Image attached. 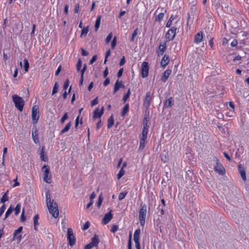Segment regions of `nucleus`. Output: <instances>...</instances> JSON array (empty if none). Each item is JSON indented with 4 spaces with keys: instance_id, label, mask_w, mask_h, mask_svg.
Returning a JSON list of instances; mask_svg holds the SVG:
<instances>
[{
    "instance_id": "nucleus-6",
    "label": "nucleus",
    "mask_w": 249,
    "mask_h": 249,
    "mask_svg": "<svg viewBox=\"0 0 249 249\" xmlns=\"http://www.w3.org/2000/svg\"><path fill=\"white\" fill-rule=\"evenodd\" d=\"M43 172V179L45 182L48 183H51V175L50 173L49 167L47 165H44L42 168Z\"/></svg>"
},
{
    "instance_id": "nucleus-9",
    "label": "nucleus",
    "mask_w": 249,
    "mask_h": 249,
    "mask_svg": "<svg viewBox=\"0 0 249 249\" xmlns=\"http://www.w3.org/2000/svg\"><path fill=\"white\" fill-rule=\"evenodd\" d=\"M141 233L140 229L136 230L134 234V240L136 244L137 249H141V245L140 243V235Z\"/></svg>"
},
{
    "instance_id": "nucleus-46",
    "label": "nucleus",
    "mask_w": 249,
    "mask_h": 249,
    "mask_svg": "<svg viewBox=\"0 0 249 249\" xmlns=\"http://www.w3.org/2000/svg\"><path fill=\"white\" fill-rule=\"evenodd\" d=\"M112 37V34L111 33H110V34H108V35L107 36V37L106 39V42L107 44H108L110 42Z\"/></svg>"
},
{
    "instance_id": "nucleus-47",
    "label": "nucleus",
    "mask_w": 249,
    "mask_h": 249,
    "mask_svg": "<svg viewBox=\"0 0 249 249\" xmlns=\"http://www.w3.org/2000/svg\"><path fill=\"white\" fill-rule=\"evenodd\" d=\"M102 201H103V198L101 196V195H100L99 196L98 202L97 203V205L98 207H100L101 206Z\"/></svg>"
},
{
    "instance_id": "nucleus-43",
    "label": "nucleus",
    "mask_w": 249,
    "mask_h": 249,
    "mask_svg": "<svg viewBox=\"0 0 249 249\" xmlns=\"http://www.w3.org/2000/svg\"><path fill=\"white\" fill-rule=\"evenodd\" d=\"M89 32V29L88 27L86 28H84L82 30V33L81 34V36H86V35L88 34Z\"/></svg>"
},
{
    "instance_id": "nucleus-12",
    "label": "nucleus",
    "mask_w": 249,
    "mask_h": 249,
    "mask_svg": "<svg viewBox=\"0 0 249 249\" xmlns=\"http://www.w3.org/2000/svg\"><path fill=\"white\" fill-rule=\"evenodd\" d=\"M112 210H110L109 212L105 214L104 218L102 219V224L104 225H106L107 224L108 222L112 218V214L111 213Z\"/></svg>"
},
{
    "instance_id": "nucleus-49",
    "label": "nucleus",
    "mask_w": 249,
    "mask_h": 249,
    "mask_svg": "<svg viewBox=\"0 0 249 249\" xmlns=\"http://www.w3.org/2000/svg\"><path fill=\"white\" fill-rule=\"evenodd\" d=\"M118 229V225H113L111 229V231L113 233L115 232Z\"/></svg>"
},
{
    "instance_id": "nucleus-54",
    "label": "nucleus",
    "mask_w": 249,
    "mask_h": 249,
    "mask_svg": "<svg viewBox=\"0 0 249 249\" xmlns=\"http://www.w3.org/2000/svg\"><path fill=\"white\" fill-rule=\"evenodd\" d=\"M98 103V97L95 98L94 100H93L91 102V106H94L97 104Z\"/></svg>"
},
{
    "instance_id": "nucleus-11",
    "label": "nucleus",
    "mask_w": 249,
    "mask_h": 249,
    "mask_svg": "<svg viewBox=\"0 0 249 249\" xmlns=\"http://www.w3.org/2000/svg\"><path fill=\"white\" fill-rule=\"evenodd\" d=\"M152 100V97L151 96L150 92H147L143 102V105L147 109L149 108Z\"/></svg>"
},
{
    "instance_id": "nucleus-28",
    "label": "nucleus",
    "mask_w": 249,
    "mask_h": 249,
    "mask_svg": "<svg viewBox=\"0 0 249 249\" xmlns=\"http://www.w3.org/2000/svg\"><path fill=\"white\" fill-rule=\"evenodd\" d=\"M166 43H163V44H160L159 49L160 50V55H162L166 50Z\"/></svg>"
},
{
    "instance_id": "nucleus-7",
    "label": "nucleus",
    "mask_w": 249,
    "mask_h": 249,
    "mask_svg": "<svg viewBox=\"0 0 249 249\" xmlns=\"http://www.w3.org/2000/svg\"><path fill=\"white\" fill-rule=\"evenodd\" d=\"M39 112L38 107L37 106H34L32 109V118L34 124L37 123L39 119Z\"/></svg>"
},
{
    "instance_id": "nucleus-33",
    "label": "nucleus",
    "mask_w": 249,
    "mask_h": 249,
    "mask_svg": "<svg viewBox=\"0 0 249 249\" xmlns=\"http://www.w3.org/2000/svg\"><path fill=\"white\" fill-rule=\"evenodd\" d=\"M13 208L11 206L8 209V210L6 211L5 214V217L4 219H5L6 218L8 217V216L12 213L13 211Z\"/></svg>"
},
{
    "instance_id": "nucleus-51",
    "label": "nucleus",
    "mask_w": 249,
    "mask_h": 249,
    "mask_svg": "<svg viewBox=\"0 0 249 249\" xmlns=\"http://www.w3.org/2000/svg\"><path fill=\"white\" fill-rule=\"evenodd\" d=\"M5 210V204H3V205L0 208V217L4 213Z\"/></svg>"
},
{
    "instance_id": "nucleus-55",
    "label": "nucleus",
    "mask_w": 249,
    "mask_h": 249,
    "mask_svg": "<svg viewBox=\"0 0 249 249\" xmlns=\"http://www.w3.org/2000/svg\"><path fill=\"white\" fill-rule=\"evenodd\" d=\"M87 69V66L86 64L84 65L83 69L81 70V75L84 76V73Z\"/></svg>"
},
{
    "instance_id": "nucleus-23",
    "label": "nucleus",
    "mask_w": 249,
    "mask_h": 249,
    "mask_svg": "<svg viewBox=\"0 0 249 249\" xmlns=\"http://www.w3.org/2000/svg\"><path fill=\"white\" fill-rule=\"evenodd\" d=\"M44 146H42L41 150L40 153V158L42 161H46L48 160V157L46 156L44 152Z\"/></svg>"
},
{
    "instance_id": "nucleus-37",
    "label": "nucleus",
    "mask_w": 249,
    "mask_h": 249,
    "mask_svg": "<svg viewBox=\"0 0 249 249\" xmlns=\"http://www.w3.org/2000/svg\"><path fill=\"white\" fill-rule=\"evenodd\" d=\"M127 194V192H122V193H120V194L119 195V196H118L119 200H123Z\"/></svg>"
},
{
    "instance_id": "nucleus-32",
    "label": "nucleus",
    "mask_w": 249,
    "mask_h": 249,
    "mask_svg": "<svg viewBox=\"0 0 249 249\" xmlns=\"http://www.w3.org/2000/svg\"><path fill=\"white\" fill-rule=\"evenodd\" d=\"M20 208H21V204L20 203H18L17 205L16 208L14 209V211H15V214L16 215H18L19 212H20Z\"/></svg>"
},
{
    "instance_id": "nucleus-15",
    "label": "nucleus",
    "mask_w": 249,
    "mask_h": 249,
    "mask_svg": "<svg viewBox=\"0 0 249 249\" xmlns=\"http://www.w3.org/2000/svg\"><path fill=\"white\" fill-rule=\"evenodd\" d=\"M238 171L239 172L241 177L242 178V179L244 181L246 180V172L245 170L244 167L242 166L241 164H239L238 166Z\"/></svg>"
},
{
    "instance_id": "nucleus-4",
    "label": "nucleus",
    "mask_w": 249,
    "mask_h": 249,
    "mask_svg": "<svg viewBox=\"0 0 249 249\" xmlns=\"http://www.w3.org/2000/svg\"><path fill=\"white\" fill-rule=\"evenodd\" d=\"M141 208L139 212V218L141 225L143 226L145 224V219L147 212V206L145 204L143 205L141 204Z\"/></svg>"
},
{
    "instance_id": "nucleus-19",
    "label": "nucleus",
    "mask_w": 249,
    "mask_h": 249,
    "mask_svg": "<svg viewBox=\"0 0 249 249\" xmlns=\"http://www.w3.org/2000/svg\"><path fill=\"white\" fill-rule=\"evenodd\" d=\"M169 56L166 54H165L161 60V61L160 62V65L161 67L165 68V66L169 63Z\"/></svg>"
},
{
    "instance_id": "nucleus-8",
    "label": "nucleus",
    "mask_w": 249,
    "mask_h": 249,
    "mask_svg": "<svg viewBox=\"0 0 249 249\" xmlns=\"http://www.w3.org/2000/svg\"><path fill=\"white\" fill-rule=\"evenodd\" d=\"M142 78H145L148 76L149 72V65L147 62H143L142 64Z\"/></svg>"
},
{
    "instance_id": "nucleus-5",
    "label": "nucleus",
    "mask_w": 249,
    "mask_h": 249,
    "mask_svg": "<svg viewBox=\"0 0 249 249\" xmlns=\"http://www.w3.org/2000/svg\"><path fill=\"white\" fill-rule=\"evenodd\" d=\"M216 161V165L214 166V171L219 175H224L225 174V169L217 157H214Z\"/></svg>"
},
{
    "instance_id": "nucleus-62",
    "label": "nucleus",
    "mask_w": 249,
    "mask_h": 249,
    "mask_svg": "<svg viewBox=\"0 0 249 249\" xmlns=\"http://www.w3.org/2000/svg\"><path fill=\"white\" fill-rule=\"evenodd\" d=\"M213 4L215 5V6H219L220 3L219 2V0H212Z\"/></svg>"
},
{
    "instance_id": "nucleus-24",
    "label": "nucleus",
    "mask_w": 249,
    "mask_h": 249,
    "mask_svg": "<svg viewBox=\"0 0 249 249\" xmlns=\"http://www.w3.org/2000/svg\"><path fill=\"white\" fill-rule=\"evenodd\" d=\"M101 17L100 16H98L96 19L95 24V27H94V30H95V31H96V32L98 31V30L100 27V23H101Z\"/></svg>"
},
{
    "instance_id": "nucleus-53",
    "label": "nucleus",
    "mask_w": 249,
    "mask_h": 249,
    "mask_svg": "<svg viewBox=\"0 0 249 249\" xmlns=\"http://www.w3.org/2000/svg\"><path fill=\"white\" fill-rule=\"evenodd\" d=\"M97 59V55H94L89 61V64H92Z\"/></svg>"
},
{
    "instance_id": "nucleus-1",
    "label": "nucleus",
    "mask_w": 249,
    "mask_h": 249,
    "mask_svg": "<svg viewBox=\"0 0 249 249\" xmlns=\"http://www.w3.org/2000/svg\"><path fill=\"white\" fill-rule=\"evenodd\" d=\"M46 203L50 213L54 217L56 218L59 215V211L57 204L53 202L51 199L50 192L48 191L46 194Z\"/></svg>"
},
{
    "instance_id": "nucleus-64",
    "label": "nucleus",
    "mask_w": 249,
    "mask_h": 249,
    "mask_svg": "<svg viewBox=\"0 0 249 249\" xmlns=\"http://www.w3.org/2000/svg\"><path fill=\"white\" fill-rule=\"evenodd\" d=\"M93 247V246H92L89 243L85 247V249H91Z\"/></svg>"
},
{
    "instance_id": "nucleus-31",
    "label": "nucleus",
    "mask_w": 249,
    "mask_h": 249,
    "mask_svg": "<svg viewBox=\"0 0 249 249\" xmlns=\"http://www.w3.org/2000/svg\"><path fill=\"white\" fill-rule=\"evenodd\" d=\"M8 192V191H7V192L5 193L2 196V197L0 199V203H4L5 202L7 201L8 200L7 197Z\"/></svg>"
},
{
    "instance_id": "nucleus-20",
    "label": "nucleus",
    "mask_w": 249,
    "mask_h": 249,
    "mask_svg": "<svg viewBox=\"0 0 249 249\" xmlns=\"http://www.w3.org/2000/svg\"><path fill=\"white\" fill-rule=\"evenodd\" d=\"M203 39V33L202 32H198L195 36L194 42L198 44L200 43Z\"/></svg>"
},
{
    "instance_id": "nucleus-34",
    "label": "nucleus",
    "mask_w": 249,
    "mask_h": 249,
    "mask_svg": "<svg viewBox=\"0 0 249 249\" xmlns=\"http://www.w3.org/2000/svg\"><path fill=\"white\" fill-rule=\"evenodd\" d=\"M125 171L123 169V167H122L119 173L117 175L118 179H120L124 174Z\"/></svg>"
},
{
    "instance_id": "nucleus-3",
    "label": "nucleus",
    "mask_w": 249,
    "mask_h": 249,
    "mask_svg": "<svg viewBox=\"0 0 249 249\" xmlns=\"http://www.w3.org/2000/svg\"><path fill=\"white\" fill-rule=\"evenodd\" d=\"M67 240L68 241L69 245L72 247L76 244V237L71 228L68 229L66 235Z\"/></svg>"
},
{
    "instance_id": "nucleus-25",
    "label": "nucleus",
    "mask_w": 249,
    "mask_h": 249,
    "mask_svg": "<svg viewBox=\"0 0 249 249\" xmlns=\"http://www.w3.org/2000/svg\"><path fill=\"white\" fill-rule=\"evenodd\" d=\"M114 124V119L113 117V115H112L107 120V128H111L113 125Z\"/></svg>"
},
{
    "instance_id": "nucleus-21",
    "label": "nucleus",
    "mask_w": 249,
    "mask_h": 249,
    "mask_svg": "<svg viewBox=\"0 0 249 249\" xmlns=\"http://www.w3.org/2000/svg\"><path fill=\"white\" fill-rule=\"evenodd\" d=\"M33 139L36 143H37L39 142V139L37 137V131L36 128L32 129V132Z\"/></svg>"
},
{
    "instance_id": "nucleus-39",
    "label": "nucleus",
    "mask_w": 249,
    "mask_h": 249,
    "mask_svg": "<svg viewBox=\"0 0 249 249\" xmlns=\"http://www.w3.org/2000/svg\"><path fill=\"white\" fill-rule=\"evenodd\" d=\"M82 60H81L80 58H79L78 61L76 66L77 71H79L80 70L81 67H82Z\"/></svg>"
},
{
    "instance_id": "nucleus-13",
    "label": "nucleus",
    "mask_w": 249,
    "mask_h": 249,
    "mask_svg": "<svg viewBox=\"0 0 249 249\" xmlns=\"http://www.w3.org/2000/svg\"><path fill=\"white\" fill-rule=\"evenodd\" d=\"M104 107H102L100 111H99L98 108H96L93 112V118L96 119L97 118H100L104 114Z\"/></svg>"
},
{
    "instance_id": "nucleus-45",
    "label": "nucleus",
    "mask_w": 249,
    "mask_h": 249,
    "mask_svg": "<svg viewBox=\"0 0 249 249\" xmlns=\"http://www.w3.org/2000/svg\"><path fill=\"white\" fill-rule=\"evenodd\" d=\"M22 230V227H19L17 230H16L15 231L14 234V237H16V236H17V235H18V233L21 232Z\"/></svg>"
},
{
    "instance_id": "nucleus-17",
    "label": "nucleus",
    "mask_w": 249,
    "mask_h": 249,
    "mask_svg": "<svg viewBox=\"0 0 249 249\" xmlns=\"http://www.w3.org/2000/svg\"><path fill=\"white\" fill-rule=\"evenodd\" d=\"M171 73V70L170 69L166 70L162 74L161 80L163 82H165L170 75Z\"/></svg>"
},
{
    "instance_id": "nucleus-40",
    "label": "nucleus",
    "mask_w": 249,
    "mask_h": 249,
    "mask_svg": "<svg viewBox=\"0 0 249 249\" xmlns=\"http://www.w3.org/2000/svg\"><path fill=\"white\" fill-rule=\"evenodd\" d=\"M71 126V122H69L63 128V133L67 132Z\"/></svg>"
},
{
    "instance_id": "nucleus-18",
    "label": "nucleus",
    "mask_w": 249,
    "mask_h": 249,
    "mask_svg": "<svg viewBox=\"0 0 249 249\" xmlns=\"http://www.w3.org/2000/svg\"><path fill=\"white\" fill-rule=\"evenodd\" d=\"M164 107L166 108H170L174 105V100L172 97H169L164 103Z\"/></svg>"
},
{
    "instance_id": "nucleus-52",
    "label": "nucleus",
    "mask_w": 249,
    "mask_h": 249,
    "mask_svg": "<svg viewBox=\"0 0 249 249\" xmlns=\"http://www.w3.org/2000/svg\"><path fill=\"white\" fill-rule=\"evenodd\" d=\"M131 247V234L130 233L128 242V249H132Z\"/></svg>"
},
{
    "instance_id": "nucleus-26",
    "label": "nucleus",
    "mask_w": 249,
    "mask_h": 249,
    "mask_svg": "<svg viewBox=\"0 0 249 249\" xmlns=\"http://www.w3.org/2000/svg\"><path fill=\"white\" fill-rule=\"evenodd\" d=\"M146 138H141V140L140 141V146L139 149L141 150H143L145 146V141Z\"/></svg>"
},
{
    "instance_id": "nucleus-48",
    "label": "nucleus",
    "mask_w": 249,
    "mask_h": 249,
    "mask_svg": "<svg viewBox=\"0 0 249 249\" xmlns=\"http://www.w3.org/2000/svg\"><path fill=\"white\" fill-rule=\"evenodd\" d=\"M116 44V37L115 36L111 41V48L114 49Z\"/></svg>"
},
{
    "instance_id": "nucleus-58",
    "label": "nucleus",
    "mask_w": 249,
    "mask_h": 249,
    "mask_svg": "<svg viewBox=\"0 0 249 249\" xmlns=\"http://www.w3.org/2000/svg\"><path fill=\"white\" fill-rule=\"evenodd\" d=\"M125 62V58H124V56H123L121 58V60L120 61L119 65L120 66H123V65H124V64Z\"/></svg>"
},
{
    "instance_id": "nucleus-63",
    "label": "nucleus",
    "mask_w": 249,
    "mask_h": 249,
    "mask_svg": "<svg viewBox=\"0 0 249 249\" xmlns=\"http://www.w3.org/2000/svg\"><path fill=\"white\" fill-rule=\"evenodd\" d=\"M102 125V122L101 120H99V121L97 122L96 124V129L98 130Z\"/></svg>"
},
{
    "instance_id": "nucleus-22",
    "label": "nucleus",
    "mask_w": 249,
    "mask_h": 249,
    "mask_svg": "<svg viewBox=\"0 0 249 249\" xmlns=\"http://www.w3.org/2000/svg\"><path fill=\"white\" fill-rule=\"evenodd\" d=\"M147 132H148V127L147 124H145L143 125V127L142 130V137L141 138H147Z\"/></svg>"
},
{
    "instance_id": "nucleus-30",
    "label": "nucleus",
    "mask_w": 249,
    "mask_h": 249,
    "mask_svg": "<svg viewBox=\"0 0 249 249\" xmlns=\"http://www.w3.org/2000/svg\"><path fill=\"white\" fill-rule=\"evenodd\" d=\"M58 88H59L58 83V82H55L54 85L53 89L52 95H54V94H55L56 93H57L58 92Z\"/></svg>"
},
{
    "instance_id": "nucleus-59",
    "label": "nucleus",
    "mask_w": 249,
    "mask_h": 249,
    "mask_svg": "<svg viewBox=\"0 0 249 249\" xmlns=\"http://www.w3.org/2000/svg\"><path fill=\"white\" fill-rule=\"evenodd\" d=\"M108 68H107V67H106L105 70L104 71V72H103L104 77L106 78L107 76V75H108Z\"/></svg>"
},
{
    "instance_id": "nucleus-57",
    "label": "nucleus",
    "mask_w": 249,
    "mask_h": 249,
    "mask_svg": "<svg viewBox=\"0 0 249 249\" xmlns=\"http://www.w3.org/2000/svg\"><path fill=\"white\" fill-rule=\"evenodd\" d=\"M123 71H124L123 68H121L119 70V71H118V73H117L118 77L120 78L122 76L123 72Z\"/></svg>"
},
{
    "instance_id": "nucleus-56",
    "label": "nucleus",
    "mask_w": 249,
    "mask_h": 249,
    "mask_svg": "<svg viewBox=\"0 0 249 249\" xmlns=\"http://www.w3.org/2000/svg\"><path fill=\"white\" fill-rule=\"evenodd\" d=\"M110 83V80L108 78H107L104 82L103 85L105 87L107 86Z\"/></svg>"
},
{
    "instance_id": "nucleus-61",
    "label": "nucleus",
    "mask_w": 249,
    "mask_h": 249,
    "mask_svg": "<svg viewBox=\"0 0 249 249\" xmlns=\"http://www.w3.org/2000/svg\"><path fill=\"white\" fill-rule=\"evenodd\" d=\"M82 50V54L83 56H87L89 54V53L87 51L85 50L84 49H81Z\"/></svg>"
},
{
    "instance_id": "nucleus-2",
    "label": "nucleus",
    "mask_w": 249,
    "mask_h": 249,
    "mask_svg": "<svg viewBox=\"0 0 249 249\" xmlns=\"http://www.w3.org/2000/svg\"><path fill=\"white\" fill-rule=\"evenodd\" d=\"M12 99L16 107L18 110L21 111L24 105V101L23 99L17 94H14L12 96Z\"/></svg>"
},
{
    "instance_id": "nucleus-42",
    "label": "nucleus",
    "mask_w": 249,
    "mask_h": 249,
    "mask_svg": "<svg viewBox=\"0 0 249 249\" xmlns=\"http://www.w3.org/2000/svg\"><path fill=\"white\" fill-rule=\"evenodd\" d=\"M174 18H173V16L172 15L170 18V19H169V20L167 21L166 24V27H170L171 24H172V21L174 20Z\"/></svg>"
},
{
    "instance_id": "nucleus-36",
    "label": "nucleus",
    "mask_w": 249,
    "mask_h": 249,
    "mask_svg": "<svg viewBox=\"0 0 249 249\" xmlns=\"http://www.w3.org/2000/svg\"><path fill=\"white\" fill-rule=\"evenodd\" d=\"M24 68L25 71H28V69L29 67V64L27 59H24Z\"/></svg>"
},
{
    "instance_id": "nucleus-10",
    "label": "nucleus",
    "mask_w": 249,
    "mask_h": 249,
    "mask_svg": "<svg viewBox=\"0 0 249 249\" xmlns=\"http://www.w3.org/2000/svg\"><path fill=\"white\" fill-rule=\"evenodd\" d=\"M177 28H171L166 34L165 36L169 40H172L175 38L176 34Z\"/></svg>"
},
{
    "instance_id": "nucleus-27",
    "label": "nucleus",
    "mask_w": 249,
    "mask_h": 249,
    "mask_svg": "<svg viewBox=\"0 0 249 249\" xmlns=\"http://www.w3.org/2000/svg\"><path fill=\"white\" fill-rule=\"evenodd\" d=\"M129 110V105L127 104H126L123 108L121 115L122 116L124 117V116L128 112Z\"/></svg>"
},
{
    "instance_id": "nucleus-29",
    "label": "nucleus",
    "mask_w": 249,
    "mask_h": 249,
    "mask_svg": "<svg viewBox=\"0 0 249 249\" xmlns=\"http://www.w3.org/2000/svg\"><path fill=\"white\" fill-rule=\"evenodd\" d=\"M38 219H39V215L38 214H36L35 215L34 217V228L35 230H36V227L38 225Z\"/></svg>"
},
{
    "instance_id": "nucleus-35",
    "label": "nucleus",
    "mask_w": 249,
    "mask_h": 249,
    "mask_svg": "<svg viewBox=\"0 0 249 249\" xmlns=\"http://www.w3.org/2000/svg\"><path fill=\"white\" fill-rule=\"evenodd\" d=\"M130 94H131V92H130V89H128L127 93L124 95V96L123 97V101H124V103L129 98Z\"/></svg>"
},
{
    "instance_id": "nucleus-44",
    "label": "nucleus",
    "mask_w": 249,
    "mask_h": 249,
    "mask_svg": "<svg viewBox=\"0 0 249 249\" xmlns=\"http://www.w3.org/2000/svg\"><path fill=\"white\" fill-rule=\"evenodd\" d=\"M24 213H25V210H24V209H23L22 213H21V216H20V221L22 222H24L26 220V218L24 215Z\"/></svg>"
},
{
    "instance_id": "nucleus-14",
    "label": "nucleus",
    "mask_w": 249,
    "mask_h": 249,
    "mask_svg": "<svg viewBox=\"0 0 249 249\" xmlns=\"http://www.w3.org/2000/svg\"><path fill=\"white\" fill-rule=\"evenodd\" d=\"M121 88H124V85L123 84L122 82L121 81H119L118 80H117L116 83H115L114 86V94H115L116 92L118 91Z\"/></svg>"
},
{
    "instance_id": "nucleus-60",
    "label": "nucleus",
    "mask_w": 249,
    "mask_h": 249,
    "mask_svg": "<svg viewBox=\"0 0 249 249\" xmlns=\"http://www.w3.org/2000/svg\"><path fill=\"white\" fill-rule=\"evenodd\" d=\"M237 45V40L234 39L231 43V46L232 47H235Z\"/></svg>"
},
{
    "instance_id": "nucleus-50",
    "label": "nucleus",
    "mask_w": 249,
    "mask_h": 249,
    "mask_svg": "<svg viewBox=\"0 0 249 249\" xmlns=\"http://www.w3.org/2000/svg\"><path fill=\"white\" fill-rule=\"evenodd\" d=\"M89 225H90V223L89 222V221L86 222L85 223V224H84L82 229L84 231H85V230H87L89 228Z\"/></svg>"
},
{
    "instance_id": "nucleus-38",
    "label": "nucleus",
    "mask_w": 249,
    "mask_h": 249,
    "mask_svg": "<svg viewBox=\"0 0 249 249\" xmlns=\"http://www.w3.org/2000/svg\"><path fill=\"white\" fill-rule=\"evenodd\" d=\"M138 29L136 28L134 30L133 33L132 34V36H131V41L132 42H134V41L135 38V37L138 34Z\"/></svg>"
},
{
    "instance_id": "nucleus-41",
    "label": "nucleus",
    "mask_w": 249,
    "mask_h": 249,
    "mask_svg": "<svg viewBox=\"0 0 249 249\" xmlns=\"http://www.w3.org/2000/svg\"><path fill=\"white\" fill-rule=\"evenodd\" d=\"M164 17V14L163 13H160L156 17V20L160 21Z\"/></svg>"
},
{
    "instance_id": "nucleus-16",
    "label": "nucleus",
    "mask_w": 249,
    "mask_h": 249,
    "mask_svg": "<svg viewBox=\"0 0 249 249\" xmlns=\"http://www.w3.org/2000/svg\"><path fill=\"white\" fill-rule=\"evenodd\" d=\"M99 243V237L98 235L95 234L94 236L91 238V241L90 244L93 246V247H97Z\"/></svg>"
}]
</instances>
